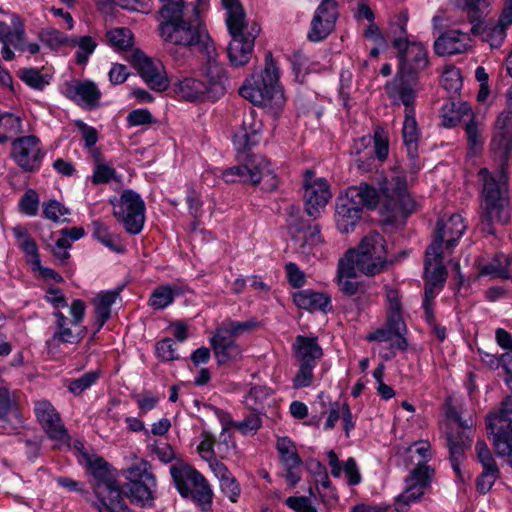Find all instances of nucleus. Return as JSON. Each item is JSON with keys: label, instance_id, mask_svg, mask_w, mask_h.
I'll list each match as a JSON object with an SVG mask.
<instances>
[{"label": "nucleus", "instance_id": "nucleus-1", "mask_svg": "<svg viewBox=\"0 0 512 512\" xmlns=\"http://www.w3.org/2000/svg\"><path fill=\"white\" fill-rule=\"evenodd\" d=\"M382 203L391 215L410 214L416 203L407 192V180L404 171L394 169L392 175L380 185V193L367 183L347 188L338 197L335 207V222L341 233L352 232L362 217L363 208L373 209Z\"/></svg>", "mask_w": 512, "mask_h": 512}, {"label": "nucleus", "instance_id": "nucleus-2", "mask_svg": "<svg viewBox=\"0 0 512 512\" xmlns=\"http://www.w3.org/2000/svg\"><path fill=\"white\" fill-rule=\"evenodd\" d=\"M506 99L509 111L499 114L491 141L492 152L500 166L499 176L496 179L487 168L479 171L483 199L481 220L488 226L495 221L505 224L511 215L507 167L512 151V85L507 89Z\"/></svg>", "mask_w": 512, "mask_h": 512}, {"label": "nucleus", "instance_id": "nucleus-3", "mask_svg": "<svg viewBox=\"0 0 512 512\" xmlns=\"http://www.w3.org/2000/svg\"><path fill=\"white\" fill-rule=\"evenodd\" d=\"M183 0H162L158 12V32L161 39L175 46L171 55L178 57V49H190L199 44H206L209 36L205 26L197 16H188Z\"/></svg>", "mask_w": 512, "mask_h": 512}, {"label": "nucleus", "instance_id": "nucleus-4", "mask_svg": "<svg viewBox=\"0 0 512 512\" xmlns=\"http://www.w3.org/2000/svg\"><path fill=\"white\" fill-rule=\"evenodd\" d=\"M281 70L271 52L265 55L264 66L254 68L239 88V94L253 105L276 115L285 106L286 96L280 82Z\"/></svg>", "mask_w": 512, "mask_h": 512}, {"label": "nucleus", "instance_id": "nucleus-5", "mask_svg": "<svg viewBox=\"0 0 512 512\" xmlns=\"http://www.w3.org/2000/svg\"><path fill=\"white\" fill-rule=\"evenodd\" d=\"M93 477V490L100 502L99 512H132L125 504L117 482V471L103 458L85 456Z\"/></svg>", "mask_w": 512, "mask_h": 512}, {"label": "nucleus", "instance_id": "nucleus-6", "mask_svg": "<svg viewBox=\"0 0 512 512\" xmlns=\"http://www.w3.org/2000/svg\"><path fill=\"white\" fill-rule=\"evenodd\" d=\"M407 22V13L402 12L391 24L392 46L397 50L399 60L397 73L417 78V75L428 66V52L423 44L407 39Z\"/></svg>", "mask_w": 512, "mask_h": 512}, {"label": "nucleus", "instance_id": "nucleus-7", "mask_svg": "<svg viewBox=\"0 0 512 512\" xmlns=\"http://www.w3.org/2000/svg\"><path fill=\"white\" fill-rule=\"evenodd\" d=\"M219 176H222L227 183L249 182L257 184L267 179V181H271V187L275 186V176L271 163L262 156H253L246 164L226 170H220L219 168L207 169L203 172L202 179L208 186H214L216 178Z\"/></svg>", "mask_w": 512, "mask_h": 512}, {"label": "nucleus", "instance_id": "nucleus-8", "mask_svg": "<svg viewBox=\"0 0 512 512\" xmlns=\"http://www.w3.org/2000/svg\"><path fill=\"white\" fill-rule=\"evenodd\" d=\"M175 486L184 498H191L203 511L212 503V490L205 478L193 467L177 462L170 467Z\"/></svg>", "mask_w": 512, "mask_h": 512}, {"label": "nucleus", "instance_id": "nucleus-9", "mask_svg": "<svg viewBox=\"0 0 512 512\" xmlns=\"http://www.w3.org/2000/svg\"><path fill=\"white\" fill-rule=\"evenodd\" d=\"M231 40L228 45V58L231 65L243 67L247 65L254 53L255 40L260 33L256 21L227 26Z\"/></svg>", "mask_w": 512, "mask_h": 512}, {"label": "nucleus", "instance_id": "nucleus-10", "mask_svg": "<svg viewBox=\"0 0 512 512\" xmlns=\"http://www.w3.org/2000/svg\"><path fill=\"white\" fill-rule=\"evenodd\" d=\"M114 217L133 235L139 234L145 222V203L137 192L126 189L119 198L111 200Z\"/></svg>", "mask_w": 512, "mask_h": 512}, {"label": "nucleus", "instance_id": "nucleus-11", "mask_svg": "<svg viewBox=\"0 0 512 512\" xmlns=\"http://www.w3.org/2000/svg\"><path fill=\"white\" fill-rule=\"evenodd\" d=\"M0 42L2 43V58L5 61H11L15 57L11 47L22 53L27 52L30 55H36L40 52L39 44L27 42L23 24L15 14L11 16V25L0 21Z\"/></svg>", "mask_w": 512, "mask_h": 512}, {"label": "nucleus", "instance_id": "nucleus-12", "mask_svg": "<svg viewBox=\"0 0 512 512\" xmlns=\"http://www.w3.org/2000/svg\"><path fill=\"white\" fill-rule=\"evenodd\" d=\"M128 60L150 89L157 92L168 89L170 80L166 68L160 60L150 58L140 50L132 51Z\"/></svg>", "mask_w": 512, "mask_h": 512}, {"label": "nucleus", "instance_id": "nucleus-13", "mask_svg": "<svg viewBox=\"0 0 512 512\" xmlns=\"http://www.w3.org/2000/svg\"><path fill=\"white\" fill-rule=\"evenodd\" d=\"M35 416L46 432L49 439L58 449H66L70 447V437L62 423L59 413L54 406L45 399H41L34 404Z\"/></svg>", "mask_w": 512, "mask_h": 512}, {"label": "nucleus", "instance_id": "nucleus-14", "mask_svg": "<svg viewBox=\"0 0 512 512\" xmlns=\"http://www.w3.org/2000/svg\"><path fill=\"white\" fill-rule=\"evenodd\" d=\"M434 247L435 246H433L429 251H426L424 262L425 289L422 305L428 321L433 320V311L431 306L432 300L442 289L447 275L443 261L435 260L436 252Z\"/></svg>", "mask_w": 512, "mask_h": 512}, {"label": "nucleus", "instance_id": "nucleus-15", "mask_svg": "<svg viewBox=\"0 0 512 512\" xmlns=\"http://www.w3.org/2000/svg\"><path fill=\"white\" fill-rule=\"evenodd\" d=\"M465 122V132L470 150L476 152L483 144L477 124L473 120V112L471 106L466 102H453L446 105L443 109V124L445 127L451 128L458 122Z\"/></svg>", "mask_w": 512, "mask_h": 512}, {"label": "nucleus", "instance_id": "nucleus-16", "mask_svg": "<svg viewBox=\"0 0 512 512\" xmlns=\"http://www.w3.org/2000/svg\"><path fill=\"white\" fill-rule=\"evenodd\" d=\"M44 156L41 141L34 135L18 137L12 141L11 157L26 172L38 171Z\"/></svg>", "mask_w": 512, "mask_h": 512}, {"label": "nucleus", "instance_id": "nucleus-17", "mask_svg": "<svg viewBox=\"0 0 512 512\" xmlns=\"http://www.w3.org/2000/svg\"><path fill=\"white\" fill-rule=\"evenodd\" d=\"M487 429L493 435V445L499 456H506L512 467V407H504L487 418Z\"/></svg>", "mask_w": 512, "mask_h": 512}, {"label": "nucleus", "instance_id": "nucleus-18", "mask_svg": "<svg viewBox=\"0 0 512 512\" xmlns=\"http://www.w3.org/2000/svg\"><path fill=\"white\" fill-rule=\"evenodd\" d=\"M466 230V224L460 214H453L447 220L437 222L435 235L432 243L427 247L429 251L433 246L435 250V260L443 261V249H452L457 244Z\"/></svg>", "mask_w": 512, "mask_h": 512}, {"label": "nucleus", "instance_id": "nucleus-19", "mask_svg": "<svg viewBox=\"0 0 512 512\" xmlns=\"http://www.w3.org/2000/svg\"><path fill=\"white\" fill-rule=\"evenodd\" d=\"M303 187L306 212L309 216L317 218L332 197L329 184L324 178L314 179V173L307 170Z\"/></svg>", "mask_w": 512, "mask_h": 512}, {"label": "nucleus", "instance_id": "nucleus-20", "mask_svg": "<svg viewBox=\"0 0 512 512\" xmlns=\"http://www.w3.org/2000/svg\"><path fill=\"white\" fill-rule=\"evenodd\" d=\"M433 474V469L412 470L405 480L404 491L395 499L396 511L406 512L411 504L419 501L429 487Z\"/></svg>", "mask_w": 512, "mask_h": 512}, {"label": "nucleus", "instance_id": "nucleus-21", "mask_svg": "<svg viewBox=\"0 0 512 512\" xmlns=\"http://www.w3.org/2000/svg\"><path fill=\"white\" fill-rule=\"evenodd\" d=\"M337 18L336 1L322 0L313 14L307 39L311 42H320L326 39L334 30Z\"/></svg>", "mask_w": 512, "mask_h": 512}, {"label": "nucleus", "instance_id": "nucleus-22", "mask_svg": "<svg viewBox=\"0 0 512 512\" xmlns=\"http://www.w3.org/2000/svg\"><path fill=\"white\" fill-rule=\"evenodd\" d=\"M62 92L65 97L80 107L90 110L99 106L102 97L98 85L89 79L67 81L63 85Z\"/></svg>", "mask_w": 512, "mask_h": 512}, {"label": "nucleus", "instance_id": "nucleus-23", "mask_svg": "<svg viewBox=\"0 0 512 512\" xmlns=\"http://www.w3.org/2000/svg\"><path fill=\"white\" fill-rule=\"evenodd\" d=\"M419 87L416 77L396 74L393 80L385 85V91L393 104H402L405 113L415 110V101Z\"/></svg>", "mask_w": 512, "mask_h": 512}, {"label": "nucleus", "instance_id": "nucleus-24", "mask_svg": "<svg viewBox=\"0 0 512 512\" xmlns=\"http://www.w3.org/2000/svg\"><path fill=\"white\" fill-rule=\"evenodd\" d=\"M276 449L280 462L285 469L284 477L290 486H295L301 479L302 459L295 443L289 437H278Z\"/></svg>", "mask_w": 512, "mask_h": 512}, {"label": "nucleus", "instance_id": "nucleus-25", "mask_svg": "<svg viewBox=\"0 0 512 512\" xmlns=\"http://www.w3.org/2000/svg\"><path fill=\"white\" fill-rule=\"evenodd\" d=\"M406 326L403 319L398 316L388 318L386 325L378 328L366 336L369 342H386L389 343L390 348L405 350L408 346L407 340L404 337Z\"/></svg>", "mask_w": 512, "mask_h": 512}, {"label": "nucleus", "instance_id": "nucleus-26", "mask_svg": "<svg viewBox=\"0 0 512 512\" xmlns=\"http://www.w3.org/2000/svg\"><path fill=\"white\" fill-rule=\"evenodd\" d=\"M210 345L213 349L218 364L223 365L236 361L242 356V349L229 334L228 330L216 328L214 335L210 338Z\"/></svg>", "mask_w": 512, "mask_h": 512}, {"label": "nucleus", "instance_id": "nucleus-27", "mask_svg": "<svg viewBox=\"0 0 512 512\" xmlns=\"http://www.w3.org/2000/svg\"><path fill=\"white\" fill-rule=\"evenodd\" d=\"M402 138L408 154L410 171L415 174L421 169V165L417 161L420 130L415 118V110H409L405 113Z\"/></svg>", "mask_w": 512, "mask_h": 512}, {"label": "nucleus", "instance_id": "nucleus-28", "mask_svg": "<svg viewBox=\"0 0 512 512\" xmlns=\"http://www.w3.org/2000/svg\"><path fill=\"white\" fill-rule=\"evenodd\" d=\"M397 464L408 468L414 465L413 470L420 468L432 469L427 463L432 458L431 445L428 441L420 440L413 442L408 447L399 449L396 453Z\"/></svg>", "mask_w": 512, "mask_h": 512}, {"label": "nucleus", "instance_id": "nucleus-29", "mask_svg": "<svg viewBox=\"0 0 512 512\" xmlns=\"http://www.w3.org/2000/svg\"><path fill=\"white\" fill-rule=\"evenodd\" d=\"M470 47L469 34L457 29L445 32L434 43V51L439 56L462 54Z\"/></svg>", "mask_w": 512, "mask_h": 512}, {"label": "nucleus", "instance_id": "nucleus-30", "mask_svg": "<svg viewBox=\"0 0 512 512\" xmlns=\"http://www.w3.org/2000/svg\"><path fill=\"white\" fill-rule=\"evenodd\" d=\"M53 316L55 318V331L51 338L46 341L49 350L58 348L60 344H77L83 339L84 329L74 331L72 323L62 312L56 311Z\"/></svg>", "mask_w": 512, "mask_h": 512}, {"label": "nucleus", "instance_id": "nucleus-31", "mask_svg": "<svg viewBox=\"0 0 512 512\" xmlns=\"http://www.w3.org/2000/svg\"><path fill=\"white\" fill-rule=\"evenodd\" d=\"M207 52V62L205 66V77L207 86L210 88V99L218 100L225 94L227 76L223 64L215 57L214 51Z\"/></svg>", "mask_w": 512, "mask_h": 512}, {"label": "nucleus", "instance_id": "nucleus-32", "mask_svg": "<svg viewBox=\"0 0 512 512\" xmlns=\"http://www.w3.org/2000/svg\"><path fill=\"white\" fill-rule=\"evenodd\" d=\"M488 7L483 9L482 16L472 22L470 21L468 15L466 13L458 11L461 15H465L467 18V21L472 24L471 32L473 34H478L480 39L489 45L491 49H499L505 42V39L507 37V31L499 25L495 20H489L487 21L483 27L479 26L480 20L483 18L484 14L486 13Z\"/></svg>", "mask_w": 512, "mask_h": 512}, {"label": "nucleus", "instance_id": "nucleus-33", "mask_svg": "<svg viewBox=\"0 0 512 512\" xmlns=\"http://www.w3.org/2000/svg\"><path fill=\"white\" fill-rule=\"evenodd\" d=\"M171 87L178 97L189 102L211 100L210 88L205 82L194 77L176 79Z\"/></svg>", "mask_w": 512, "mask_h": 512}, {"label": "nucleus", "instance_id": "nucleus-34", "mask_svg": "<svg viewBox=\"0 0 512 512\" xmlns=\"http://www.w3.org/2000/svg\"><path fill=\"white\" fill-rule=\"evenodd\" d=\"M292 348L299 363L317 365V361L323 356V350L318 344L317 337L298 335Z\"/></svg>", "mask_w": 512, "mask_h": 512}, {"label": "nucleus", "instance_id": "nucleus-35", "mask_svg": "<svg viewBox=\"0 0 512 512\" xmlns=\"http://www.w3.org/2000/svg\"><path fill=\"white\" fill-rule=\"evenodd\" d=\"M262 123L256 120L254 112L245 116L242 124V129L238 131L233 137V143L237 150H246L256 145L260 140V132Z\"/></svg>", "mask_w": 512, "mask_h": 512}, {"label": "nucleus", "instance_id": "nucleus-36", "mask_svg": "<svg viewBox=\"0 0 512 512\" xmlns=\"http://www.w3.org/2000/svg\"><path fill=\"white\" fill-rule=\"evenodd\" d=\"M294 302L299 308L311 312L321 311L326 313L331 309V299L327 294L310 289L295 293Z\"/></svg>", "mask_w": 512, "mask_h": 512}, {"label": "nucleus", "instance_id": "nucleus-37", "mask_svg": "<svg viewBox=\"0 0 512 512\" xmlns=\"http://www.w3.org/2000/svg\"><path fill=\"white\" fill-rule=\"evenodd\" d=\"M156 488V478H148L144 482H128L124 489L130 500L142 507L151 506Z\"/></svg>", "mask_w": 512, "mask_h": 512}, {"label": "nucleus", "instance_id": "nucleus-38", "mask_svg": "<svg viewBox=\"0 0 512 512\" xmlns=\"http://www.w3.org/2000/svg\"><path fill=\"white\" fill-rule=\"evenodd\" d=\"M352 256L353 253H346L338 263V285L346 295H354L358 290V282L355 280L357 270L355 265L351 263Z\"/></svg>", "mask_w": 512, "mask_h": 512}, {"label": "nucleus", "instance_id": "nucleus-39", "mask_svg": "<svg viewBox=\"0 0 512 512\" xmlns=\"http://www.w3.org/2000/svg\"><path fill=\"white\" fill-rule=\"evenodd\" d=\"M346 253H353L352 261L355 269L361 273L374 276L385 270L388 261L375 259L376 255L368 254V252L360 249H350Z\"/></svg>", "mask_w": 512, "mask_h": 512}, {"label": "nucleus", "instance_id": "nucleus-40", "mask_svg": "<svg viewBox=\"0 0 512 512\" xmlns=\"http://www.w3.org/2000/svg\"><path fill=\"white\" fill-rule=\"evenodd\" d=\"M118 295L116 291H105L98 293L94 297L92 304L94 306V325L96 326V332H99L110 319L111 308L112 305L115 304Z\"/></svg>", "mask_w": 512, "mask_h": 512}, {"label": "nucleus", "instance_id": "nucleus-41", "mask_svg": "<svg viewBox=\"0 0 512 512\" xmlns=\"http://www.w3.org/2000/svg\"><path fill=\"white\" fill-rule=\"evenodd\" d=\"M358 249L368 252V254L376 255L377 260H387L386 241L381 234L372 231L369 232L361 240Z\"/></svg>", "mask_w": 512, "mask_h": 512}, {"label": "nucleus", "instance_id": "nucleus-42", "mask_svg": "<svg viewBox=\"0 0 512 512\" xmlns=\"http://www.w3.org/2000/svg\"><path fill=\"white\" fill-rule=\"evenodd\" d=\"M22 132L21 118L12 113H0V144H5Z\"/></svg>", "mask_w": 512, "mask_h": 512}, {"label": "nucleus", "instance_id": "nucleus-43", "mask_svg": "<svg viewBox=\"0 0 512 512\" xmlns=\"http://www.w3.org/2000/svg\"><path fill=\"white\" fill-rule=\"evenodd\" d=\"M178 294L179 289L176 286H159L152 292L148 303L153 309L163 310L173 303Z\"/></svg>", "mask_w": 512, "mask_h": 512}, {"label": "nucleus", "instance_id": "nucleus-44", "mask_svg": "<svg viewBox=\"0 0 512 512\" xmlns=\"http://www.w3.org/2000/svg\"><path fill=\"white\" fill-rule=\"evenodd\" d=\"M450 2L457 11L466 13L472 22L478 20L483 14V9L489 6L488 0H450Z\"/></svg>", "mask_w": 512, "mask_h": 512}, {"label": "nucleus", "instance_id": "nucleus-45", "mask_svg": "<svg viewBox=\"0 0 512 512\" xmlns=\"http://www.w3.org/2000/svg\"><path fill=\"white\" fill-rule=\"evenodd\" d=\"M507 255L498 254L489 263L480 267V276H491L492 278L509 279L506 268Z\"/></svg>", "mask_w": 512, "mask_h": 512}, {"label": "nucleus", "instance_id": "nucleus-46", "mask_svg": "<svg viewBox=\"0 0 512 512\" xmlns=\"http://www.w3.org/2000/svg\"><path fill=\"white\" fill-rule=\"evenodd\" d=\"M123 474L128 482H144V480H147L148 478H155L154 474L152 473L151 464L144 459H140L134 462L124 470Z\"/></svg>", "mask_w": 512, "mask_h": 512}, {"label": "nucleus", "instance_id": "nucleus-47", "mask_svg": "<svg viewBox=\"0 0 512 512\" xmlns=\"http://www.w3.org/2000/svg\"><path fill=\"white\" fill-rule=\"evenodd\" d=\"M69 43L78 47L75 53L78 64H86L97 47V42L91 36L75 37Z\"/></svg>", "mask_w": 512, "mask_h": 512}, {"label": "nucleus", "instance_id": "nucleus-48", "mask_svg": "<svg viewBox=\"0 0 512 512\" xmlns=\"http://www.w3.org/2000/svg\"><path fill=\"white\" fill-rule=\"evenodd\" d=\"M223 7L226 10V25H238L247 22H252L253 20L247 19L245 15V11L240 4L239 0H221Z\"/></svg>", "mask_w": 512, "mask_h": 512}, {"label": "nucleus", "instance_id": "nucleus-49", "mask_svg": "<svg viewBox=\"0 0 512 512\" xmlns=\"http://www.w3.org/2000/svg\"><path fill=\"white\" fill-rule=\"evenodd\" d=\"M149 453L163 463H170L175 459V452L172 446L162 440H149L147 444Z\"/></svg>", "mask_w": 512, "mask_h": 512}, {"label": "nucleus", "instance_id": "nucleus-50", "mask_svg": "<svg viewBox=\"0 0 512 512\" xmlns=\"http://www.w3.org/2000/svg\"><path fill=\"white\" fill-rule=\"evenodd\" d=\"M93 236L104 246L114 252H121L122 249L116 242V237L113 236L108 227L101 221L95 220L92 223Z\"/></svg>", "mask_w": 512, "mask_h": 512}, {"label": "nucleus", "instance_id": "nucleus-51", "mask_svg": "<svg viewBox=\"0 0 512 512\" xmlns=\"http://www.w3.org/2000/svg\"><path fill=\"white\" fill-rule=\"evenodd\" d=\"M107 39L117 50H126L133 45V35L128 28H115L108 31Z\"/></svg>", "mask_w": 512, "mask_h": 512}, {"label": "nucleus", "instance_id": "nucleus-52", "mask_svg": "<svg viewBox=\"0 0 512 512\" xmlns=\"http://www.w3.org/2000/svg\"><path fill=\"white\" fill-rule=\"evenodd\" d=\"M442 87L451 94L457 93L462 87V77L460 70L453 66L444 69L441 76Z\"/></svg>", "mask_w": 512, "mask_h": 512}, {"label": "nucleus", "instance_id": "nucleus-53", "mask_svg": "<svg viewBox=\"0 0 512 512\" xmlns=\"http://www.w3.org/2000/svg\"><path fill=\"white\" fill-rule=\"evenodd\" d=\"M40 41L48 48L55 50L62 45L69 43L66 35L54 28H45L39 32Z\"/></svg>", "mask_w": 512, "mask_h": 512}, {"label": "nucleus", "instance_id": "nucleus-54", "mask_svg": "<svg viewBox=\"0 0 512 512\" xmlns=\"http://www.w3.org/2000/svg\"><path fill=\"white\" fill-rule=\"evenodd\" d=\"M258 325V321L251 318L246 321L226 320L218 327L222 330H228L229 334L235 338L240 334L254 330Z\"/></svg>", "mask_w": 512, "mask_h": 512}, {"label": "nucleus", "instance_id": "nucleus-55", "mask_svg": "<svg viewBox=\"0 0 512 512\" xmlns=\"http://www.w3.org/2000/svg\"><path fill=\"white\" fill-rule=\"evenodd\" d=\"M44 216L56 223L65 222L69 210L56 200H49L43 203Z\"/></svg>", "mask_w": 512, "mask_h": 512}, {"label": "nucleus", "instance_id": "nucleus-56", "mask_svg": "<svg viewBox=\"0 0 512 512\" xmlns=\"http://www.w3.org/2000/svg\"><path fill=\"white\" fill-rule=\"evenodd\" d=\"M99 378V374L96 371H89L83 374L77 379H73L69 382L68 389L74 395H79L88 388H90Z\"/></svg>", "mask_w": 512, "mask_h": 512}, {"label": "nucleus", "instance_id": "nucleus-57", "mask_svg": "<svg viewBox=\"0 0 512 512\" xmlns=\"http://www.w3.org/2000/svg\"><path fill=\"white\" fill-rule=\"evenodd\" d=\"M372 139L375 156L381 161L385 160L389 154V139L387 133L382 128H377Z\"/></svg>", "mask_w": 512, "mask_h": 512}, {"label": "nucleus", "instance_id": "nucleus-58", "mask_svg": "<svg viewBox=\"0 0 512 512\" xmlns=\"http://www.w3.org/2000/svg\"><path fill=\"white\" fill-rule=\"evenodd\" d=\"M38 207V194L34 190L29 189L25 192L19 202L20 211L27 216H35L38 212Z\"/></svg>", "mask_w": 512, "mask_h": 512}, {"label": "nucleus", "instance_id": "nucleus-59", "mask_svg": "<svg viewBox=\"0 0 512 512\" xmlns=\"http://www.w3.org/2000/svg\"><path fill=\"white\" fill-rule=\"evenodd\" d=\"M499 477L497 467L483 468L482 473L477 478L476 487L480 493H487L492 488L496 479Z\"/></svg>", "mask_w": 512, "mask_h": 512}, {"label": "nucleus", "instance_id": "nucleus-60", "mask_svg": "<svg viewBox=\"0 0 512 512\" xmlns=\"http://www.w3.org/2000/svg\"><path fill=\"white\" fill-rule=\"evenodd\" d=\"M299 369L293 379L294 388H304L312 384L314 375L313 370L316 365L299 363Z\"/></svg>", "mask_w": 512, "mask_h": 512}, {"label": "nucleus", "instance_id": "nucleus-61", "mask_svg": "<svg viewBox=\"0 0 512 512\" xmlns=\"http://www.w3.org/2000/svg\"><path fill=\"white\" fill-rule=\"evenodd\" d=\"M261 418L258 414L251 413L242 421H237L235 428L243 435H253L261 427Z\"/></svg>", "mask_w": 512, "mask_h": 512}, {"label": "nucleus", "instance_id": "nucleus-62", "mask_svg": "<svg viewBox=\"0 0 512 512\" xmlns=\"http://www.w3.org/2000/svg\"><path fill=\"white\" fill-rule=\"evenodd\" d=\"M220 489L222 493L233 503L238 501V498L241 493V488L237 480L232 476H228L224 479H221Z\"/></svg>", "mask_w": 512, "mask_h": 512}, {"label": "nucleus", "instance_id": "nucleus-63", "mask_svg": "<svg viewBox=\"0 0 512 512\" xmlns=\"http://www.w3.org/2000/svg\"><path fill=\"white\" fill-rule=\"evenodd\" d=\"M21 79L34 89H43L48 81L37 69L29 68L21 72Z\"/></svg>", "mask_w": 512, "mask_h": 512}, {"label": "nucleus", "instance_id": "nucleus-64", "mask_svg": "<svg viewBox=\"0 0 512 512\" xmlns=\"http://www.w3.org/2000/svg\"><path fill=\"white\" fill-rule=\"evenodd\" d=\"M156 354L162 361H172L178 358L174 342L170 338H165L156 344Z\"/></svg>", "mask_w": 512, "mask_h": 512}]
</instances>
